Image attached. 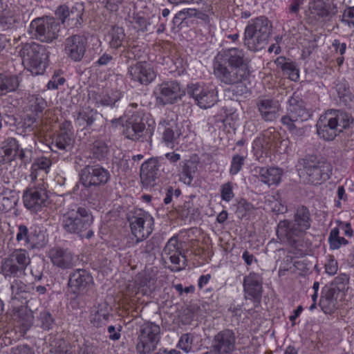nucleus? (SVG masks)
Segmentation results:
<instances>
[{"label": "nucleus", "instance_id": "obj_46", "mask_svg": "<svg viewBox=\"0 0 354 354\" xmlns=\"http://www.w3.org/2000/svg\"><path fill=\"white\" fill-rule=\"evenodd\" d=\"M194 338L195 337L193 333H183L180 337L176 347L183 351L186 353L192 352Z\"/></svg>", "mask_w": 354, "mask_h": 354}, {"label": "nucleus", "instance_id": "obj_1", "mask_svg": "<svg viewBox=\"0 0 354 354\" xmlns=\"http://www.w3.org/2000/svg\"><path fill=\"white\" fill-rule=\"evenodd\" d=\"M250 59L239 48L222 49L213 61L216 78L225 85L239 84L250 75Z\"/></svg>", "mask_w": 354, "mask_h": 354}, {"label": "nucleus", "instance_id": "obj_56", "mask_svg": "<svg viewBox=\"0 0 354 354\" xmlns=\"http://www.w3.org/2000/svg\"><path fill=\"white\" fill-rule=\"evenodd\" d=\"M339 292L336 290L330 285L324 286L322 290V296L328 300H332L336 303Z\"/></svg>", "mask_w": 354, "mask_h": 354}, {"label": "nucleus", "instance_id": "obj_25", "mask_svg": "<svg viewBox=\"0 0 354 354\" xmlns=\"http://www.w3.org/2000/svg\"><path fill=\"white\" fill-rule=\"evenodd\" d=\"M128 74L131 80L142 85L151 83L156 77V73L150 64L147 62H138L128 68Z\"/></svg>", "mask_w": 354, "mask_h": 354}, {"label": "nucleus", "instance_id": "obj_53", "mask_svg": "<svg viewBox=\"0 0 354 354\" xmlns=\"http://www.w3.org/2000/svg\"><path fill=\"white\" fill-rule=\"evenodd\" d=\"M221 197L223 201L230 202L234 197L233 184L227 182L221 186Z\"/></svg>", "mask_w": 354, "mask_h": 354}, {"label": "nucleus", "instance_id": "obj_63", "mask_svg": "<svg viewBox=\"0 0 354 354\" xmlns=\"http://www.w3.org/2000/svg\"><path fill=\"white\" fill-rule=\"evenodd\" d=\"M113 59L112 55L106 53H103L100 58L94 63L95 66L108 65Z\"/></svg>", "mask_w": 354, "mask_h": 354}, {"label": "nucleus", "instance_id": "obj_51", "mask_svg": "<svg viewBox=\"0 0 354 354\" xmlns=\"http://www.w3.org/2000/svg\"><path fill=\"white\" fill-rule=\"evenodd\" d=\"M245 157L239 154L234 155L232 158L229 173L232 176L237 174L242 169Z\"/></svg>", "mask_w": 354, "mask_h": 354}, {"label": "nucleus", "instance_id": "obj_18", "mask_svg": "<svg viewBox=\"0 0 354 354\" xmlns=\"http://www.w3.org/2000/svg\"><path fill=\"white\" fill-rule=\"evenodd\" d=\"M94 285L91 273L85 269H76L68 277V286L76 297L86 295Z\"/></svg>", "mask_w": 354, "mask_h": 354}, {"label": "nucleus", "instance_id": "obj_4", "mask_svg": "<svg viewBox=\"0 0 354 354\" xmlns=\"http://www.w3.org/2000/svg\"><path fill=\"white\" fill-rule=\"evenodd\" d=\"M354 126V118L342 109H329L322 115L316 124L317 133L326 141L333 140L344 130Z\"/></svg>", "mask_w": 354, "mask_h": 354}, {"label": "nucleus", "instance_id": "obj_36", "mask_svg": "<svg viewBox=\"0 0 354 354\" xmlns=\"http://www.w3.org/2000/svg\"><path fill=\"white\" fill-rule=\"evenodd\" d=\"M73 133L59 132L52 140L51 145L56 149L68 151L73 147Z\"/></svg>", "mask_w": 354, "mask_h": 354}, {"label": "nucleus", "instance_id": "obj_40", "mask_svg": "<svg viewBox=\"0 0 354 354\" xmlns=\"http://www.w3.org/2000/svg\"><path fill=\"white\" fill-rule=\"evenodd\" d=\"M51 165V160L47 157L41 156L36 158L30 168V176L32 180H37L39 171H44L46 174H48Z\"/></svg>", "mask_w": 354, "mask_h": 354}, {"label": "nucleus", "instance_id": "obj_61", "mask_svg": "<svg viewBox=\"0 0 354 354\" xmlns=\"http://www.w3.org/2000/svg\"><path fill=\"white\" fill-rule=\"evenodd\" d=\"M342 21L354 26V6L345 10L343 14Z\"/></svg>", "mask_w": 354, "mask_h": 354}, {"label": "nucleus", "instance_id": "obj_55", "mask_svg": "<svg viewBox=\"0 0 354 354\" xmlns=\"http://www.w3.org/2000/svg\"><path fill=\"white\" fill-rule=\"evenodd\" d=\"M335 304L336 303L333 301L328 300L321 295L319 305L325 314H332L335 310Z\"/></svg>", "mask_w": 354, "mask_h": 354}, {"label": "nucleus", "instance_id": "obj_37", "mask_svg": "<svg viewBox=\"0 0 354 354\" xmlns=\"http://www.w3.org/2000/svg\"><path fill=\"white\" fill-rule=\"evenodd\" d=\"M109 149L107 144L102 140L94 141L90 147V157L99 161L108 158Z\"/></svg>", "mask_w": 354, "mask_h": 354}, {"label": "nucleus", "instance_id": "obj_28", "mask_svg": "<svg viewBox=\"0 0 354 354\" xmlns=\"http://www.w3.org/2000/svg\"><path fill=\"white\" fill-rule=\"evenodd\" d=\"M310 15L319 19H330L337 12V6L329 1L312 0L308 3Z\"/></svg>", "mask_w": 354, "mask_h": 354}, {"label": "nucleus", "instance_id": "obj_9", "mask_svg": "<svg viewBox=\"0 0 354 354\" xmlns=\"http://www.w3.org/2000/svg\"><path fill=\"white\" fill-rule=\"evenodd\" d=\"M23 63L34 75L43 74L48 64V47L35 42L26 43L19 51Z\"/></svg>", "mask_w": 354, "mask_h": 354}, {"label": "nucleus", "instance_id": "obj_47", "mask_svg": "<svg viewBox=\"0 0 354 354\" xmlns=\"http://www.w3.org/2000/svg\"><path fill=\"white\" fill-rule=\"evenodd\" d=\"M178 214L182 218L190 219L194 218V216L199 214L198 209L194 206V203L191 201H185L184 204L178 210Z\"/></svg>", "mask_w": 354, "mask_h": 354}, {"label": "nucleus", "instance_id": "obj_41", "mask_svg": "<svg viewBox=\"0 0 354 354\" xmlns=\"http://www.w3.org/2000/svg\"><path fill=\"white\" fill-rule=\"evenodd\" d=\"M19 18L17 15L12 10H7L0 13V30H6L16 28L19 23Z\"/></svg>", "mask_w": 354, "mask_h": 354}, {"label": "nucleus", "instance_id": "obj_6", "mask_svg": "<svg viewBox=\"0 0 354 354\" xmlns=\"http://www.w3.org/2000/svg\"><path fill=\"white\" fill-rule=\"evenodd\" d=\"M272 30V22L265 16L251 19L245 28L243 44L252 52L265 48Z\"/></svg>", "mask_w": 354, "mask_h": 354}, {"label": "nucleus", "instance_id": "obj_49", "mask_svg": "<svg viewBox=\"0 0 354 354\" xmlns=\"http://www.w3.org/2000/svg\"><path fill=\"white\" fill-rule=\"evenodd\" d=\"M193 15H196L194 8L183 9L175 15L172 20L173 25L178 28L184 21L189 17H192Z\"/></svg>", "mask_w": 354, "mask_h": 354}, {"label": "nucleus", "instance_id": "obj_31", "mask_svg": "<svg viewBox=\"0 0 354 354\" xmlns=\"http://www.w3.org/2000/svg\"><path fill=\"white\" fill-rule=\"evenodd\" d=\"M255 171L258 174L259 180L269 187L279 185L283 174L281 169L274 167H258Z\"/></svg>", "mask_w": 354, "mask_h": 354}, {"label": "nucleus", "instance_id": "obj_24", "mask_svg": "<svg viewBox=\"0 0 354 354\" xmlns=\"http://www.w3.org/2000/svg\"><path fill=\"white\" fill-rule=\"evenodd\" d=\"M243 291L245 299L260 302L263 293V278L261 274L252 272L243 278Z\"/></svg>", "mask_w": 354, "mask_h": 354}, {"label": "nucleus", "instance_id": "obj_10", "mask_svg": "<svg viewBox=\"0 0 354 354\" xmlns=\"http://www.w3.org/2000/svg\"><path fill=\"white\" fill-rule=\"evenodd\" d=\"M30 263L28 251L17 249L1 260L0 273L5 279L21 278L26 275V268Z\"/></svg>", "mask_w": 354, "mask_h": 354}, {"label": "nucleus", "instance_id": "obj_20", "mask_svg": "<svg viewBox=\"0 0 354 354\" xmlns=\"http://www.w3.org/2000/svg\"><path fill=\"white\" fill-rule=\"evenodd\" d=\"M236 340L232 330L223 329L214 336L210 348L217 354H233L236 350Z\"/></svg>", "mask_w": 354, "mask_h": 354}, {"label": "nucleus", "instance_id": "obj_32", "mask_svg": "<svg viewBox=\"0 0 354 354\" xmlns=\"http://www.w3.org/2000/svg\"><path fill=\"white\" fill-rule=\"evenodd\" d=\"M10 289L11 299L24 304L27 302L34 288L30 285L26 284L21 280L15 279L11 283Z\"/></svg>", "mask_w": 354, "mask_h": 354}, {"label": "nucleus", "instance_id": "obj_52", "mask_svg": "<svg viewBox=\"0 0 354 354\" xmlns=\"http://www.w3.org/2000/svg\"><path fill=\"white\" fill-rule=\"evenodd\" d=\"M32 158V150L29 148H21V146L19 148L16 154V160L19 159L25 165L29 164Z\"/></svg>", "mask_w": 354, "mask_h": 354}, {"label": "nucleus", "instance_id": "obj_26", "mask_svg": "<svg viewBox=\"0 0 354 354\" xmlns=\"http://www.w3.org/2000/svg\"><path fill=\"white\" fill-rule=\"evenodd\" d=\"M48 257L54 266L62 270L71 269L75 265L74 254L68 249L54 247L49 250Z\"/></svg>", "mask_w": 354, "mask_h": 354}, {"label": "nucleus", "instance_id": "obj_15", "mask_svg": "<svg viewBox=\"0 0 354 354\" xmlns=\"http://www.w3.org/2000/svg\"><path fill=\"white\" fill-rule=\"evenodd\" d=\"M47 185L41 180L28 187L23 194L24 206L33 212L41 211L48 204Z\"/></svg>", "mask_w": 354, "mask_h": 354}, {"label": "nucleus", "instance_id": "obj_13", "mask_svg": "<svg viewBox=\"0 0 354 354\" xmlns=\"http://www.w3.org/2000/svg\"><path fill=\"white\" fill-rule=\"evenodd\" d=\"M127 219L131 232L136 238V244L146 239L153 230V218L149 213L142 209L130 212Z\"/></svg>", "mask_w": 354, "mask_h": 354}, {"label": "nucleus", "instance_id": "obj_19", "mask_svg": "<svg viewBox=\"0 0 354 354\" xmlns=\"http://www.w3.org/2000/svg\"><path fill=\"white\" fill-rule=\"evenodd\" d=\"M64 53L71 60L79 62L82 60L88 47L87 37L82 34H74L65 39Z\"/></svg>", "mask_w": 354, "mask_h": 354}, {"label": "nucleus", "instance_id": "obj_64", "mask_svg": "<svg viewBox=\"0 0 354 354\" xmlns=\"http://www.w3.org/2000/svg\"><path fill=\"white\" fill-rule=\"evenodd\" d=\"M136 286L138 287V291H142L143 294H145L147 291V283L148 280L145 277H138L135 281Z\"/></svg>", "mask_w": 354, "mask_h": 354}, {"label": "nucleus", "instance_id": "obj_48", "mask_svg": "<svg viewBox=\"0 0 354 354\" xmlns=\"http://www.w3.org/2000/svg\"><path fill=\"white\" fill-rule=\"evenodd\" d=\"M350 277L346 274H340L337 276L330 284L339 292H344L348 289Z\"/></svg>", "mask_w": 354, "mask_h": 354}, {"label": "nucleus", "instance_id": "obj_35", "mask_svg": "<svg viewBox=\"0 0 354 354\" xmlns=\"http://www.w3.org/2000/svg\"><path fill=\"white\" fill-rule=\"evenodd\" d=\"M20 84L19 78L16 75L0 74V95L15 92Z\"/></svg>", "mask_w": 354, "mask_h": 354}, {"label": "nucleus", "instance_id": "obj_33", "mask_svg": "<svg viewBox=\"0 0 354 354\" xmlns=\"http://www.w3.org/2000/svg\"><path fill=\"white\" fill-rule=\"evenodd\" d=\"M277 66L281 70L283 74L294 82L299 80V69L296 62L283 56L277 57L274 62Z\"/></svg>", "mask_w": 354, "mask_h": 354}, {"label": "nucleus", "instance_id": "obj_3", "mask_svg": "<svg viewBox=\"0 0 354 354\" xmlns=\"http://www.w3.org/2000/svg\"><path fill=\"white\" fill-rule=\"evenodd\" d=\"M313 218L310 212L305 205H299L295 207L293 219L280 221L277 225V235L280 240L296 246L298 240L306 234L310 229Z\"/></svg>", "mask_w": 354, "mask_h": 354}, {"label": "nucleus", "instance_id": "obj_30", "mask_svg": "<svg viewBox=\"0 0 354 354\" xmlns=\"http://www.w3.org/2000/svg\"><path fill=\"white\" fill-rule=\"evenodd\" d=\"M84 12V6L82 4H76L73 6L71 10L66 5H61L57 7L55 10V15L64 24L66 19L68 17L69 20H75L74 25L77 26L81 25L82 22V14Z\"/></svg>", "mask_w": 354, "mask_h": 354}, {"label": "nucleus", "instance_id": "obj_44", "mask_svg": "<svg viewBox=\"0 0 354 354\" xmlns=\"http://www.w3.org/2000/svg\"><path fill=\"white\" fill-rule=\"evenodd\" d=\"M110 313L104 305H99L98 309L91 316V322L96 327H100L109 320Z\"/></svg>", "mask_w": 354, "mask_h": 354}, {"label": "nucleus", "instance_id": "obj_39", "mask_svg": "<svg viewBox=\"0 0 354 354\" xmlns=\"http://www.w3.org/2000/svg\"><path fill=\"white\" fill-rule=\"evenodd\" d=\"M107 37L109 46L111 48L118 49L123 46L126 35L123 28L115 26L109 31Z\"/></svg>", "mask_w": 354, "mask_h": 354}, {"label": "nucleus", "instance_id": "obj_14", "mask_svg": "<svg viewBox=\"0 0 354 354\" xmlns=\"http://www.w3.org/2000/svg\"><path fill=\"white\" fill-rule=\"evenodd\" d=\"M156 104L158 106L173 104L185 95L180 84L176 80L164 81L158 84L153 91Z\"/></svg>", "mask_w": 354, "mask_h": 354}, {"label": "nucleus", "instance_id": "obj_60", "mask_svg": "<svg viewBox=\"0 0 354 354\" xmlns=\"http://www.w3.org/2000/svg\"><path fill=\"white\" fill-rule=\"evenodd\" d=\"M178 237L176 236H172L167 241V243L164 248V251L165 252L169 254L171 252L178 250Z\"/></svg>", "mask_w": 354, "mask_h": 354}, {"label": "nucleus", "instance_id": "obj_38", "mask_svg": "<svg viewBox=\"0 0 354 354\" xmlns=\"http://www.w3.org/2000/svg\"><path fill=\"white\" fill-rule=\"evenodd\" d=\"M197 164L192 160H186L179 173V180L187 185H192L197 171Z\"/></svg>", "mask_w": 354, "mask_h": 354}, {"label": "nucleus", "instance_id": "obj_42", "mask_svg": "<svg viewBox=\"0 0 354 354\" xmlns=\"http://www.w3.org/2000/svg\"><path fill=\"white\" fill-rule=\"evenodd\" d=\"M328 242L331 250H339L342 246L347 245L349 243L347 239L339 236V228L338 227H334L330 231Z\"/></svg>", "mask_w": 354, "mask_h": 354}, {"label": "nucleus", "instance_id": "obj_17", "mask_svg": "<svg viewBox=\"0 0 354 354\" xmlns=\"http://www.w3.org/2000/svg\"><path fill=\"white\" fill-rule=\"evenodd\" d=\"M217 93L215 87L199 83L188 84L187 88V95L194 100L196 104L204 109L211 108L216 103Z\"/></svg>", "mask_w": 354, "mask_h": 354}, {"label": "nucleus", "instance_id": "obj_50", "mask_svg": "<svg viewBox=\"0 0 354 354\" xmlns=\"http://www.w3.org/2000/svg\"><path fill=\"white\" fill-rule=\"evenodd\" d=\"M38 321L40 327L46 330H50L55 323L52 315L46 310H43L39 313Z\"/></svg>", "mask_w": 354, "mask_h": 354}, {"label": "nucleus", "instance_id": "obj_7", "mask_svg": "<svg viewBox=\"0 0 354 354\" xmlns=\"http://www.w3.org/2000/svg\"><path fill=\"white\" fill-rule=\"evenodd\" d=\"M332 166L326 160L315 156H306L299 161V174L309 184H319L330 178Z\"/></svg>", "mask_w": 354, "mask_h": 354}, {"label": "nucleus", "instance_id": "obj_22", "mask_svg": "<svg viewBox=\"0 0 354 354\" xmlns=\"http://www.w3.org/2000/svg\"><path fill=\"white\" fill-rule=\"evenodd\" d=\"M162 129V140L167 145L178 143V140L183 134V127L178 122L175 115H167L160 122L159 129Z\"/></svg>", "mask_w": 354, "mask_h": 354}, {"label": "nucleus", "instance_id": "obj_12", "mask_svg": "<svg viewBox=\"0 0 354 354\" xmlns=\"http://www.w3.org/2000/svg\"><path fill=\"white\" fill-rule=\"evenodd\" d=\"M61 25L54 17H37L30 24V32L41 42L51 43L59 36Z\"/></svg>", "mask_w": 354, "mask_h": 354}, {"label": "nucleus", "instance_id": "obj_43", "mask_svg": "<svg viewBox=\"0 0 354 354\" xmlns=\"http://www.w3.org/2000/svg\"><path fill=\"white\" fill-rule=\"evenodd\" d=\"M50 346V354H75L72 345L63 339H55Z\"/></svg>", "mask_w": 354, "mask_h": 354}, {"label": "nucleus", "instance_id": "obj_34", "mask_svg": "<svg viewBox=\"0 0 354 354\" xmlns=\"http://www.w3.org/2000/svg\"><path fill=\"white\" fill-rule=\"evenodd\" d=\"M47 106L46 101L39 95H32L28 97L26 111L30 112L32 120L35 121L43 116V112Z\"/></svg>", "mask_w": 354, "mask_h": 354}, {"label": "nucleus", "instance_id": "obj_54", "mask_svg": "<svg viewBox=\"0 0 354 354\" xmlns=\"http://www.w3.org/2000/svg\"><path fill=\"white\" fill-rule=\"evenodd\" d=\"M336 91L341 99L348 97L351 99V91L348 82L345 80L339 82L336 85Z\"/></svg>", "mask_w": 354, "mask_h": 354}, {"label": "nucleus", "instance_id": "obj_11", "mask_svg": "<svg viewBox=\"0 0 354 354\" xmlns=\"http://www.w3.org/2000/svg\"><path fill=\"white\" fill-rule=\"evenodd\" d=\"M160 339V328L154 322H146L140 325L136 346L138 354H151Z\"/></svg>", "mask_w": 354, "mask_h": 354}, {"label": "nucleus", "instance_id": "obj_62", "mask_svg": "<svg viewBox=\"0 0 354 354\" xmlns=\"http://www.w3.org/2000/svg\"><path fill=\"white\" fill-rule=\"evenodd\" d=\"M134 21L138 25V29L142 32L148 30L147 27L151 24L145 17L138 15L134 17Z\"/></svg>", "mask_w": 354, "mask_h": 354}, {"label": "nucleus", "instance_id": "obj_27", "mask_svg": "<svg viewBox=\"0 0 354 354\" xmlns=\"http://www.w3.org/2000/svg\"><path fill=\"white\" fill-rule=\"evenodd\" d=\"M76 120L80 126L97 131L102 126L104 118L102 114L97 110L85 107L78 112Z\"/></svg>", "mask_w": 354, "mask_h": 354}, {"label": "nucleus", "instance_id": "obj_16", "mask_svg": "<svg viewBox=\"0 0 354 354\" xmlns=\"http://www.w3.org/2000/svg\"><path fill=\"white\" fill-rule=\"evenodd\" d=\"M16 241L28 250L43 248L48 242L45 233L40 228H28L24 224L17 225Z\"/></svg>", "mask_w": 354, "mask_h": 354}, {"label": "nucleus", "instance_id": "obj_58", "mask_svg": "<svg viewBox=\"0 0 354 354\" xmlns=\"http://www.w3.org/2000/svg\"><path fill=\"white\" fill-rule=\"evenodd\" d=\"M65 78L57 75H54L47 84L48 89H57L59 86L65 82Z\"/></svg>", "mask_w": 354, "mask_h": 354}, {"label": "nucleus", "instance_id": "obj_57", "mask_svg": "<svg viewBox=\"0 0 354 354\" xmlns=\"http://www.w3.org/2000/svg\"><path fill=\"white\" fill-rule=\"evenodd\" d=\"M120 97L116 95L112 94L111 95L106 93H102V106H113L116 102L119 100Z\"/></svg>", "mask_w": 354, "mask_h": 354}, {"label": "nucleus", "instance_id": "obj_23", "mask_svg": "<svg viewBox=\"0 0 354 354\" xmlns=\"http://www.w3.org/2000/svg\"><path fill=\"white\" fill-rule=\"evenodd\" d=\"M165 162V158L160 156L149 158L142 164L140 179L145 187H153L156 184L159 169Z\"/></svg>", "mask_w": 354, "mask_h": 354}, {"label": "nucleus", "instance_id": "obj_29", "mask_svg": "<svg viewBox=\"0 0 354 354\" xmlns=\"http://www.w3.org/2000/svg\"><path fill=\"white\" fill-rule=\"evenodd\" d=\"M257 106L261 118L266 122H272L278 117L280 104L278 100L272 98H261Z\"/></svg>", "mask_w": 354, "mask_h": 354}, {"label": "nucleus", "instance_id": "obj_2", "mask_svg": "<svg viewBox=\"0 0 354 354\" xmlns=\"http://www.w3.org/2000/svg\"><path fill=\"white\" fill-rule=\"evenodd\" d=\"M79 182L83 186L82 196L95 205L102 196V188L111 180L110 171L100 165H87L79 172Z\"/></svg>", "mask_w": 354, "mask_h": 354}, {"label": "nucleus", "instance_id": "obj_8", "mask_svg": "<svg viewBox=\"0 0 354 354\" xmlns=\"http://www.w3.org/2000/svg\"><path fill=\"white\" fill-rule=\"evenodd\" d=\"M288 103L287 114L281 118V122L292 136L301 137L306 130L300 124L310 117V113L298 96H292Z\"/></svg>", "mask_w": 354, "mask_h": 354}, {"label": "nucleus", "instance_id": "obj_59", "mask_svg": "<svg viewBox=\"0 0 354 354\" xmlns=\"http://www.w3.org/2000/svg\"><path fill=\"white\" fill-rule=\"evenodd\" d=\"M304 0H290L288 6L289 14L297 15L300 11L301 6L304 4Z\"/></svg>", "mask_w": 354, "mask_h": 354}, {"label": "nucleus", "instance_id": "obj_21", "mask_svg": "<svg viewBox=\"0 0 354 354\" xmlns=\"http://www.w3.org/2000/svg\"><path fill=\"white\" fill-rule=\"evenodd\" d=\"M123 135L126 138L133 141H143L147 135L152 133L146 129L143 120L138 115H132L123 125Z\"/></svg>", "mask_w": 354, "mask_h": 354}, {"label": "nucleus", "instance_id": "obj_45", "mask_svg": "<svg viewBox=\"0 0 354 354\" xmlns=\"http://www.w3.org/2000/svg\"><path fill=\"white\" fill-rule=\"evenodd\" d=\"M19 147L18 141L14 138H8L6 140L2 149L8 161L16 160V154Z\"/></svg>", "mask_w": 354, "mask_h": 354}, {"label": "nucleus", "instance_id": "obj_5", "mask_svg": "<svg viewBox=\"0 0 354 354\" xmlns=\"http://www.w3.org/2000/svg\"><path fill=\"white\" fill-rule=\"evenodd\" d=\"M93 221V217L89 209L73 205L63 214L61 225L66 233L89 239L94 234L91 229Z\"/></svg>", "mask_w": 354, "mask_h": 354}]
</instances>
